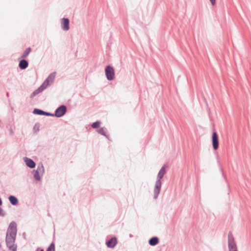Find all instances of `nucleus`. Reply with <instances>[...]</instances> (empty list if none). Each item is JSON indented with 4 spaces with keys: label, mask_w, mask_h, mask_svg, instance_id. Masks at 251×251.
Listing matches in <instances>:
<instances>
[{
    "label": "nucleus",
    "mask_w": 251,
    "mask_h": 251,
    "mask_svg": "<svg viewBox=\"0 0 251 251\" xmlns=\"http://www.w3.org/2000/svg\"><path fill=\"white\" fill-rule=\"evenodd\" d=\"M17 232V224L12 221L8 227L5 242L7 247L11 251H16L17 246L15 244Z\"/></svg>",
    "instance_id": "f257e3e1"
},
{
    "label": "nucleus",
    "mask_w": 251,
    "mask_h": 251,
    "mask_svg": "<svg viewBox=\"0 0 251 251\" xmlns=\"http://www.w3.org/2000/svg\"><path fill=\"white\" fill-rule=\"evenodd\" d=\"M45 172L43 164L40 162L37 166L36 170L32 171V174H33L34 179L37 181L41 180V176L40 174L42 176Z\"/></svg>",
    "instance_id": "f03ea898"
},
{
    "label": "nucleus",
    "mask_w": 251,
    "mask_h": 251,
    "mask_svg": "<svg viewBox=\"0 0 251 251\" xmlns=\"http://www.w3.org/2000/svg\"><path fill=\"white\" fill-rule=\"evenodd\" d=\"M228 246L229 251H238L237 246L234 242L233 236L231 231L228 234Z\"/></svg>",
    "instance_id": "7ed1b4c3"
},
{
    "label": "nucleus",
    "mask_w": 251,
    "mask_h": 251,
    "mask_svg": "<svg viewBox=\"0 0 251 251\" xmlns=\"http://www.w3.org/2000/svg\"><path fill=\"white\" fill-rule=\"evenodd\" d=\"M105 73L108 80H112L115 77V71L113 67L110 65H107L105 68Z\"/></svg>",
    "instance_id": "20e7f679"
},
{
    "label": "nucleus",
    "mask_w": 251,
    "mask_h": 251,
    "mask_svg": "<svg viewBox=\"0 0 251 251\" xmlns=\"http://www.w3.org/2000/svg\"><path fill=\"white\" fill-rule=\"evenodd\" d=\"M67 112V107L65 105H61L55 110L54 115L56 117L60 118L63 116Z\"/></svg>",
    "instance_id": "39448f33"
},
{
    "label": "nucleus",
    "mask_w": 251,
    "mask_h": 251,
    "mask_svg": "<svg viewBox=\"0 0 251 251\" xmlns=\"http://www.w3.org/2000/svg\"><path fill=\"white\" fill-rule=\"evenodd\" d=\"M161 180L157 179L153 191V198L154 199H156L158 197L161 188Z\"/></svg>",
    "instance_id": "423d86ee"
},
{
    "label": "nucleus",
    "mask_w": 251,
    "mask_h": 251,
    "mask_svg": "<svg viewBox=\"0 0 251 251\" xmlns=\"http://www.w3.org/2000/svg\"><path fill=\"white\" fill-rule=\"evenodd\" d=\"M212 143L213 148L214 150H217L219 148V138L217 133L213 131L212 135Z\"/></svg>",
    "instance_id": "0eeeda50"
},
{
    "label": "nucleus",
    "mask_w": 251,
    "mask_h": 251,
    "mask_svg": "<svg viewBox=\"0 0 251 251\" xmlns=\"http://www.w3.org/2000/svg\"><path fill=\"white\" fill-rule=\"evenodd\" d=\"M117 243L118 240L116 237H113L106 242V245L109 248H114Z\"/></svg>",
    "instance_id": "6e6552de"
},
{
    "label": "nucleus",
    "mask_w": 251,
    "mask_h": 251,
    "mask_svg": "<svg viewBox=\"0 0 251 251\" xmlns=\"http://www.w3.org/2000/svg\"><path fill=\"white\" fill-rule=\"evenodd\" d=\"M61 27L63 30L67 31L70 28V21L68 18H63L61 22Z\"/></svg>",
    "instance_id": "1a4fd4ad"
},
{
    "label": "nucleus",
    "mask_w": 251,
    "mask_h": 251,
    "mask_svg": "<svg viewBox=\"0 0 251 251\" xmlns=\"http://www.w3.org/2000/svg\"><path fill=\"white\" fill-rule=\"evenodd\" d=\"M24 161L26 165L31 168L33 169L35 167L36 163L31 158H28L27 157H25L24 158Z\"/></svg>",
    "instance_id": "9d476101"
},
{
    "label": "nucleus",
    "mask_w": 251,
    "mask_h": 251,
    "mask_svg": "<svg viewBox=\"0 0 251 251\" xmlns=\"http://www.w3.org/2000/svg\"><path fill=\"white\" fill-rule=\"evenodd\" d=\"M55 75L56 73L55 72L50 74L48 77L46 79L43 84H45V83H47L46 86L49 85L50 82H52L54 81L55 77Z\"/></svg>",
    "instance_id": "9b49d317"
},
{
    "label": "nucleus",
    "mask_w": 251,
    "mask_h": 251,
    "mask_svg": "<svg viewBox=\"0 0 251 251\" xmlns=\"http://www.w3.org/2000/svg\"><path fill=\"white\" fill-rule=\"evenodd\" d=\"M46 88V86H44V84H43L39 87H38L36 90H34L30 95V98H32L35 97L36 95L39 93L42 92L45 88Z\"/></svg>",
    "instance_id": "f8f14e48"
},
{
    "label": "nucleus",
    "mask_w": 251,
    "mask_h": 251,
    "mask_svg": "<svg viewBox=\"0 0 251 251\" xmlns=\"http://www.w3.org/2000/svg\"><path fill=\"white\" fill-rule=\"evenodd\" d=\"M28 66V62L26 60L23 59L19 61V67L21 70H25Z\"/></svg>",
    "instance_id": "ddd939ff"
},
{
    "label": "nucleus",
    "mask_w": 251,
    "mask_h": 251,
    "mask_svg": "<svg viewBox=\"0 0 251 251\" xmlns=\"http://www.w3.org/2000/svg\"><path fill=\"white\" fill-rule=\"evenodd\" d=\"M165 168H166L165 165H164L161 167V168L160 169V170H159V171L158 173L157 176V179L161 180L163 178V177L165 173V172H166Z\"/></svg>",
    "instance_id": "4468645a"
},
{
    "label": "nucleus",
    "mask_w": 251,
    "mask_h": 251,
    "mask_svg": "<svg viewBox=\"0 0 251 251\" xmlns=\"http://www.w3.org/2000/svg\"><path fill=\"white\" fill-rule=\"evenodd\" d=\"M159 242V238L157 237L154 236L149 239V244L151 246H154L157 245Z\"/></svg>",
    "instance_id": "2eb2a0df"
},
{
    "label": "nucleus",
    "mask_w": 251,
    "mask_h": 251,
    "mask_svg": "<svg viewBox=\"0 0 251 251\" xmlns=\"http://www.w3.org/2000/svg\"><path fill=\"white\" fill-rule=\"evenodd\" d=\"M10 203L13 205H16L18 203V199L14 196L10 195L8 197Z\"/></svg>",
    "instance_id": "dca6fc26"
},
{
    "label": "nucleus",
    "mask_w": 251,
    "mask_h": 251,
    "mask_svg": "<svg viewBox=\"0 0 251 251\" xmlns=\"http://www.w3.org/2000/svg\"><path fill=\"white\" fill-rule=\"evenodd\" d=\"M106 128L104 127H100V128L98 129L97 132L99 134H100L102 135H103V136H105L107 138H108V137L109 136V135L106 134Z\"/></svg>",
    "instance_id": "f3484780"
},
{
    "label": "nucleus",
    "mask_w": 251,
    "mask_h": 251,
    "mask_svg": "<svg viewBox=\"0 0 251 251\" xmlns=\"http://www.w3.org/2000/svg\"><path fill=\"white\" fill-rule=\"evenodd\" d=\"M31 50V49L30 47H28V48H26V50L24 51V52L22 54V56H21V58H22L23 59L26 58L29 55Z\"/></svg>",
    "instance_id": "a211bd4d"
},
{
    "label": "nucleus",
    "mask_w": 251,
    "mask_h": 251,
    "mask_svg": "<svg viewBox=\"0 0 251 251\" xmlns=\"http://www.w3.org/2000/svg\"><path fill=\"white\" fill-rule=\"evenodd\" d=\"M44 112H45V111H43V110L38 109V108H34L32 113L35 115H44Z\"/></svg>",
    "instance_id": "6ab92c4d"
},
{
    "label": "nucleus",
    "mask_w": 251,
    "mask_h": 251,
    "mask_svg": "<svg viewBox=\"0 0 251 251\" xmlns=\"http://www.w3.org/2000/svg\"><path fill=\"white\" fill-rule=\"evenodd\" d=\"M101 124V122L100 121H97L95 122H94L92 125H91V127L93 128H99L100 126V125Z\"/></svg>",
    "instance_id": "aec40b11"
},
{
    "label": "nucleus",
    "mask_w": 251,
    "mask_h": 251,
    "mask_svg": "<svg viewBox=\"0 0 251 251\" xmlns=\"http://www.w3.org/2000/svg\"><path fill=\"white\" fill-rule=\"evenodd\" d=\"M46 251H55V245L53 243H51L47 248Z\"/></svg>",
    "instance_id": "412c9836"
},
{
    "label": "nucleus",
    "mask_w": 251,
    "mask_h": 251,
    "mask_svg": "<svg viewBox=\"0 0 251 251\" xmlns=\"http://www.w3.org/2000/svg\"><path fill=\"white\" fill-rule=\"evenodd\" d=\"M40 124L39 123H36L33 127V130L38 131L39 130Z\"/></svg>",
    "instance_id": "4be33fe9"
},
{
    "label": "nucleus",
    "mask_w": 251,
    "mask_h": 251,
    "mask_svg": "<svg viewBox=\"0 0 251 251\" xmlns=\"http://www.w3.org/2000/svg\"><path fill=\"white\" fill-rule=\"evenodd\" d=\"M44 116H51V117H54L55 116L54 113H51L45 111L44 112Z\"/></svg>",
    "instance_id": "5701e85b"
},
{
    "label": "nucleus",
    "mask_w": 251,
    "mask_h": 251,
    "mask_svg": "<svg viewBox=\"0 0 251 251\" xmlns=\"http://www.w3.org/2000/svg\"><path fill=\"white\" fill-rule=\"evenodd\" d=\"M5 215V213L3 212V210L0 207V216L4 217Z\"/></svg>",
    "instance_id": "b1692460"
},
{
    "label": "nucleus",
    "mask_w": 251,
    "mask_h": 251,
    "mask_svg": "<svg viewBox=\"0 0 251 251\" xmlns=\"http://www.w3.org/2000/svg\"><path fill=\"white\" fill-rule=\"evenodd\" d=\"M221 171L222 172L223 176H224V177L225 179V180L226 181V175H225V174H224V173L223 172V169L222 168H221Z\"/></svg>",
    "instance_id": "393cba45"
},
{
    "label": "nucleus",
    "mask_w": 251,
    "mask_h": 251,
    "mask_svg": "<svg viewBox=\"0 0 251 251\" xmlns=\"http://www.w3.org/2000/svg\"><path fill=\"white\" fill-rule=\"evenodd\" d=\"M211 4L214 6L216 3V0H209Z\"/></svg>",
    "instance_id": "a878e982"
},
{
    "label": "nucleus",
    "mask_w": 251,
    "mask_h": 251,
    "mask_svg": "<svg viewBox=\"0 0 251 251\" xmlns=\"http://www.w3.org/2000/svg\"><path fill=\"white\" fill-rule=\"evenodd\" d=\"M36 251H44L43 249H41L40 248H37L36 250Z\"/></svg>",
    "instance_id": "bb28decb"
},
{
    "label": "nucleus",
    "mask_w": 251,
    "mask_h": 251,
    "mask_svg": "<svg viewBox=\"0 0 251 251\" xmlns=\"http://www.w3.org/2000/svg\"><path fill=\"white\" fill-rule=\"evenodd\" d=\"M6 96H7V97H9V93H8V92H7V93H6Z\"/></svg>",
    "instance_id": "cd10ccee"
},
{
    "label": "nucleus",
    "mask_w": 251,
    "mask_h": 251,
    "mask_svg": "<svg viewBox=\"0 0 251 251\" xmlns=\"http://www.w3.org/2000/svg\"><path fill=\"white\" fill-rule=\"evenodd\" d=\"M129 237H133V236H132L131 234H130V235H129Z\"/></svg>",
    "instance_id": "c85d7f7f"
},
{
    "label": "nucleus",
    "mask_w": 251,
    "mask_h": 251,
    "mask_svg": "<svg viewBox=\"0 0 251 251\" xmlns=\"http://www.w3.org/2000/svg\"><path fill=\"white\" fill-rule=\"evenodd\" d=\"M1 244H0V248H1Z\"/></svg>",
    "instance_id": "c756f323"
}]
</instances>
